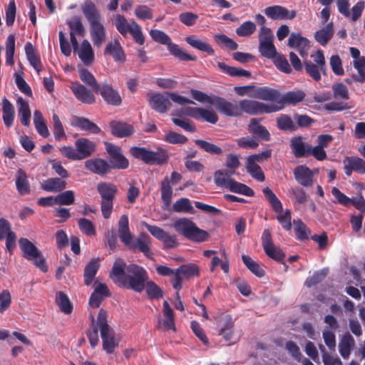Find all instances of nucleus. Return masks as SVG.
Listing matches in <instances>:
<instances>
[{"label":"nucleus","instance_id":"nucleus-6","mask_svg":"<svg viewBox=\"0 0 365 365\" xmlns=\"http://www.w3.org/2000/svg\"><path fill=\"white\" fill-rule=\"evenodd\" d=\"M175 230L184 236L185 238L196 242H202L208 238V233L200 229L190 220L187 218H180L173 225Z\"/></svg>","mask_w":365,"mask_h":365},{"label":"nucleus","instance_id":"nucleus-26","mask_svg":"<svg viewBox=\"0 0 365 365\" xmlns=\"http://www.w3.org/2000/svg\"><path fill=\"white\" fill-rule=\"evenodd\" d=\"M85 167L89 171L97 174H106L110 168L108 163L101 158L90 159L85 162Z\"/></svg>","mask_w":365,"mask_h":365},{"label":"nucleus","instance_id":"nucleus-46","mask_svg":"<svg viewBox=\"0 0 365 365\" xmlns=\"http://www.w3.org/2000/svg\"><path fill=\"white\" fill-rule=\"evenodd\" d=\"M16 186L18 192L21 195H26L30 192L29 183L27 180V175L21 169L18 170L16 179Z\"/></svg>","mask_w":365,"mask_h":365},{"label":"nucleus","instance_id":"nucleus-15","mask_svg":"<svg viewBox=\"0 0 365 365\" xmlns=\"http://www.w3.org/2000/svg\"><path fill=\"white\" fill-rule=\"evenodd\" d=\"M81 80L93 91H115L112 86L107 83L98 84L96 78L88 70L83 69L80 71Z\"/></svg>","mask_w":365,"mask_h":365},{"label":"nucleus","instance_id":"nucleus-1","mask_svg":"<svg viewBox=\"0 0 365 365\" xmlns=\"http://www.w3.org/2000/svg\"><path fill=\"white\" fill-rule=\"evenodd\" d=\"M258 98L264 101L260 103L252 100L240 102V109L247 113L257 114L272 113L282 110L286 105H296L304 98V93H258Z\"/></svg>","mask_w":365,"mask_h":365},{"label":"nucleus","instance_id":"nucleus-64","mask_svg":"<svg viewBox=\"0 0 365 365\" xmlns=\"http://www.w3.org/2000/svg\"><path fill=\"white\" fill-rule=\"evenodd\" d=\"M353 66L358 72V80L359 81H365V57L361 56L356 60H354Z\"/></svg>","mask_w":365,"mask_h":365},{"label":"nucleus","instance_id":"nucleus-54","mask_svg":"<svg viewBox=\"0 0 365 365\" xmlns=\"http://www.w3.org/2000/svg\"><path fill=\"white\" fill-rule=\"evenodd\" d=\"M173 210L177 212L194 213L195 210L187 198H180L173 205Z\"/></svg>","mask_w":365,"mask_h":365},{"label":"nucleus","instance_id":"nucleus-47","mask_svg":"<svg viewBox=\"0 0 365 365\" xmlns=\"http://www.w3.org/2000/svg\"><path fill=\"white\" fill-rule=\"evenodd\" d=\"M277 125L282 130H296L297 126L290 116L286 114H281L277 118Z\"/></svg>","mask_w":365,"mask_h":365},{"label":"nucleus","instance_id":"nucleus-40","mask_svg":"<svg viewBox=\"0 0 365 365\" xmlns=\"http://www.w3.org/2000/svg\"><path fill=\"white\" fill-rule=\"evenodd\" d=\"M218 68L224 73L233 77H249L250 76V72L244 70L242 68L232 67L224 62H218Z\"/></svg>","mask_w":365,"mask_h":365},{"label":"nucleus","instance_id":"nucleus-31","mask_svg":"<svg viewBox=\"0 0 365 365\" xmlns=\"http://www.w3.org/2000/svg\"><path fill=\"white\" fill-rule=\"evenodd\" d=\"M185 41L194 48L205 52L208 55L214 54V50L212 46L208 43L200 39L195 35L187 36L185 38Z\"/></svg>","mask_w":365,"mask_h":365},{"label":"nucleus","instance_id":"nucleus-12","mask_svg":"<svg viewBox=\"0 0 365 365\" xmlns=\"http://www.w3.org/2000/svg\"><path fill=\"white\" fill-rule=\"evenodd\" d=\"M72 47L85 66H90L93 62L94 51L88 40H83L81 44L77 42V46H72Z\"/></svg>","mask_w":365,"mask_h":365},{"label":"nucleus","instance_id":"nucleus-58","mask_svg":"<svg viewBox=\"0 0 365 365\" xmlns=\"http://www.w3.org/2000/svg\"><path fill=\"white\" fill-rule=\"evenodd\" d=\"M195 143L202 150L212 155H220L222 150L217 145L203 140H196Z\"/></svg>","mask_w":365,"mask_h":365},{"label":"nucleus","instance_id":"nucleus-8","mask_svg":"<svg viewBox=\"0 0 365 365\" xmlns=\"http://www.w3.org/2000/svg\"><path fill=\"white\" fill-rule=\"evenodd\" d=\"M19 246L25 258L32 261L41 271H47V266L41 252L31 242L26 238H21L19 240Z\"/></svg>","mask_w":365,"mask_h":365},{"label":"nucleus","instance_id":"nucleus-28","mask_svg":"<svg viewBox=\"0 0 365 365\" xmlns=\"http://www.w3.org/2000/svg\"><path fill=\"white\" fill-rule=\"evenodd\" d=\"M82 11L88 20L89 24L101 21V15L96 5L90 0L86 1L82 6Z\"/></svg>","mask_w":365,"mask_h":365},{"label":"nucleus","instance_id":"nucleus-34","mask_svg":"<svg viewBox=\"0 0 365 365\" xmlns=\"http://www.w3.org/2000/svg\"><path fill=\"white\" fill-rule=\"evenodd\" d=\"M43 190L47 192H61L66 187V182L61 178H48L41 183Z\"/></svg>","mask_w":365,"mask_h":365},{"label":"nucleus","instance_id":"nucleus-43","mask_svg":"<svg viewBox=\"0 0 365 365\" xmlns=\"http://www.w3.org/2000/svg\"><path fill=\"white\" fill-rule=\"evenodd\" d=\"M17 105L19 106L18 112L21 118V122L24 125L28 126L31 119V111L28 103L21 97H19L17 100Z\"/></svg>","mask_w":365,"mask_h":365},{"label":"nucleus","instance_id":"nucleus-22","mask_svg":"<svg viewBox=\"0 0 365 365\" xmlns=\"http://www.w3.org/2000/svg\"><path fill=\"white\" fill-rule=\"evenodd\" d=\"M290 146L292 153L296 158L309 156L310 145L307 143L302 136L293 138L290 141Z\"/></svg>","mask_w":365,"mask_h":365},{"label":"nucleus","instance_id":"nucleus-61","mask_svg":"<svg viewBox=\"0 0 365 365\" xmlns=\"http://www.w3.org/2000/svg\"><path fill=\"white\" fill-rule=\"evenodd\" d=\"M319 349L322 352V361L324 365H343L341 359L327 352L323 345H320Z\"/></svg>","mask_w":365,"mask_h":365},{"label":"nucleus","instance_id":"nucleus-45","mask_svg":"<svg viewBox=\"0 0 365 365\" xmlns=\"http://www.w3.org/2000/svg\"><path fill=\"white\" fill-rule=\"evenodd\" d=\"M34 123L39 135L43 138H47L49 135L50 133L45 120L39 110L34 111Z\"/></svg>","mask_w":365,"mask_h":365},{"label":"nucleus","instance_id":"nucleus-53","mask_svg":"<svg viewBox=\"0 0 365 365\" xmlns=\"http://www.w3.org/2000/svg\"><path fill=\"white\" fill-rule=\"evenodd\" d=\"M173 197V189L166 178L161 183V198L165 206H169Z\"/></svg>","mask_w":365,"mask_h":365},{"label":"nucleus","instance_id":"nucleus-52","mask_svg":"<svg viewBox=\"0 0 365 365\" xmlns=\"http://www.w3.org/2000/svg\"><path fill=\"white\" fill-rule=\"evenodd\" d=\"M274 66L282 72L285 73H290L292 68L288 63L286 57L282 53L278 52L274 56V58H272Z\"/></svg>","mask_w":365,"mask_h":365},{"label":"nucleus","instance_id":"nucleus-25","mask_svg":"<svg viewBox=\"0 0 365 365\" xmlns=\"http://www.w3.org/2000/svg\"><path fill=\"white\" fill-rule=\"evenodd\" d=\"M150 237L148 235L143 233L135 241L132 240L131 245H129L128 247L131 249L138 248L147 257L151 258L153 252L150 249Z\"/></svg>","mask_w":365,"mask_h":365},{"label":"nucleus","instance_id":"nucleus-16","mask_svg":"<svg viewBox=\"0 0 365 365\" xmlns=\"http://www.w3.org/2000/svg\"><path fill=\"white\" fill-rule=\"evenodd\" d=\"M90 25V35L91 40L96 47H100L106 40V30L101 21Z\"/></svg>","mask_w":365,"mask_h":365},{"label":"nucleus","instance_id":"nucleus-7","mask_svg":"<svg viewBox=\"0 0 365 365\" xmlns=\"http://www.w3.org/2000/svg\"><path fill=\"white\" fill-rule=\"evenodd\" d=\"M258 36V48L261 56L268 59L274 58L277 51L274 44V36L271 29L265 26H262L259 30Z\"/></svg>","mask_w":365,"mask_h":365},{"label":"nucleus","instance_id":"nucleus-39","mask_svg":"<svg viewBox=\"0 0 365 365\" xmlns=\"http://www.w3.org/2000/svg\"><path fill=\"white\" fill-rule=\"evenodd\" d=\"M113 24L117 31L124 37L127 36L133 27V21L128 23L124 16L116 14L114 16Z\"/></svg>","mask_w":365,"mask_h":365},{"label":"nucleus","instance_id":"nucleus-63","mask_svg":"<svg viewBox=\"0 0 365 365\" xmlns=\"http://www.w3.org/2000/svg\"><path fill=\"white\" fill-rule=\"evenodd\" d=\"M52 118L54 137L56 140H60L66 136L63 125L56 113H53Z\"/></svg>","mask_w":365,"mask_h":365},{"label":"nucleus","instance_id":"nucleus-14","mask_svg":"<svg viewBox=\"0 0 365 365\" xmlns=\"http://www.w3.org/2000/svg\"><path fill=\"white\" fill-rule=\"evenodd\" d=\"M265 15L273 20L293 19L296 16L294 11H289L282 6H272L264 11Z\"/></svg>","mask_w":365,"mask_h":365},{"label":"nucleus","instance_id":"nucleus-20","mask_svg":"<svg viewBox=\"0 0 365 365\" xmlns=\"http://www.w3.org/2000/svg\"><path fill=\"white\" fill-rule=\"evenodd\" d=\"M75 146L77 148L81 160L90 157L96 148V144L94 142L85 138H81L76 140Z\"/></svg>","mask_w":365,"mask_h":365},{"label":"nucleus","instance_id":"nucleus-11","mask_svg":"<svg viewBox=\"0 0 365 365\" xmlns=\"http://www.w3.org/2000/svg\"><path fill=\"white\" fill-rule=\"evenodd\" d=\"M106 150L110 155V168L125 169L128 166V160L123 155L120 148L110 143L105 142Z\"/></svg>","mask_w":365,"mask_h":365},{"label":"nucleus","instance_id":"nucleus-10","mask_svg":"<svg viewBox=\"0 0 365 365\" xmlns=\"http://www.w3.org/2000/svg\"><path fill=\"white\" fill-rule=\"evenodd\" d=\"M198 274L199 268L196 264H183L175 269V275L171 279V283L175 289L180 290L182 288V282L184 279H189Z\"/></svg>","mask_w":365,"mask_h":365},{"label":"nucleus","instance_id":"nucleus-4","mask_svg":"<svg viewBox=\"0 0 365 365\" xmlns=\"http://www.w3.org/2000/svg\"><path fill=\"white\" fill-rule=\"evenodd\" d=\"M192 98L202 103H209L215 106L220 112L229 116H237L241 111L236 103H232L226 100L216 96H208L205 93H192Z\"/></svg>","mask_w":365,"mask_h":365},{"label":"nucleus","instance_id":"nucleus-13","mask_svg":"<svg viewBox=\"0 0 365 365\" xmlns=\"http://www.w3.org/2000/svg\"><path fill=\"white\" fill-rule=\"evenodd\" d=\"M288 46L297 48L302 58L308 56L310 48L309 41L307 38L302 37L299 34L292 33L288 38Z\"/></svg>","mask_w":365,"mask_h":365},{"label":"nucleus","instance_id":"nucleus-37","mask_svg":"<svg viewBox=\"0 0 365 365\" xmlns=\"http://www.w3.org/2000/svg\"><path fill=\"white\" fill-rule=\"evenodd\" d=\"M333 34L334 25L332 22H329L315 33L314 38L322 46H325L332 38Z\"/></svg>","mask_w":365,"mask_h":365},{"label":"nucleus","instance_id":"nucleus-60","mask_svg":"<svg viewBox=\"0 0 365 365\" xmlns=\"http://www.w3.org/2000/svg\"><path fill=\"white\" fill-rule=\"evenodd\" d=\"M304 68L307 74L314 81H318L321 79V73L319 67L310 61H304Z\"/></svg>","mask_w":365,"mask_h":365},{"label":"nucleus","instance_id":"nucleus-27","mask_svg":"<svg viewBox=\"0 0 365 365\" xmlns=\"http://www.w3.org/2000/svg\"><path fill=\"white\" fill-rule=\"evenodd\" d=\"M163 319L159 321V324H162L164 330H173L175 331V318L173 309L169 305L167 301H165L163 304Z\"/></svg>","mask_w":365,"mask_h":365},{"label":"nucleus","instance_id":"nucleus-19","mask_svg":"<svg viewBox=\"0 0 365 365\" xmlns=\"http://www.w3.org/2000/svg\"><path fill=\"white\" fill-rule=\"evenodd\" d=\"M344 172L350 176L353 171L365 174V161L358 157H348L344 160Z\"/></svg>","mask_w":365,"mask_h":365},{"label":"nucleus","instance_id":"nucleus-9","mask_svg":"<svg viewBox=\"0 0 365 365\" xmlns=\"http://www.w3.org/2000/svg\"><path fill=\"white\" fill-rule=\"evenodd\" d=\"M130 153L135 158L150 165H162L167 161V155L164 152H153L145 148H131Z\"/></svg>","mask_w":365,"mask_h":365},{"label":"nucleus","instance_id":"nucleus-50","mask_svg":"<svg viewBox=\"0 0 365 365\" xmlns=\"http://www.w3.org/2000/svg\"><path fill=\"white\" fill-rule=\"evenodd\" d=\"M231 192L238 194L245 195L246 196H253L254 191L245 184L240 183L232 179L229 187H227Z\"/></svg>","mask_w":365,"mask_h":365},{"label":"nucleus","instance_id":"nucleus-42","mask_svg":"<svg viewBox=\"0 0 365 365\" xmlns=\"http://www.w3.org/2000/svg\"><path fill=\"white\" fill-rule=\"evenodd\" d=\"M167 47L171 55L181 61H195L197 58L195 56L187 53L178 44L173 43L172 41L169 42Z\"/></svg>","mask_w":365,"mask_h":365},{"label":"nucleus","instance_id":"nucleus-41","mask_svg":"<svg viewBox=\"0 0 365 365\" xmlns=\"http://www.w3.org/2000/svg\"><path fill=\"white\" fill-rule=\"evenodd\" d=\"M3 120L5 125L8 128L13 125L15 111L13 105L6 98L2 102Z\"/></svg>","mask_w":365,"mask_h":365},{"label":"nucleus","instance_id":"nucleus-33","mask_svg":"<svg viewBox=\"0 0 365 365\" xmlns=\"http://www.w3.org/2000/svg\"><path fill=\"white\" fill-rule=\"evenodd\" d=\"M104 53L112 56L115 61H123L125 60L124 52L118 40L109 42L105 48Z\"/></svg>","mask_w":365,"mask_h":365},{"label":"nucleus","instance_id":"nucleus-48","mask_svg":"<svg viewBox=\"0 0 365 365\" xmlns=\"http://www.w3.org/2000/svg\"><path fill=\"white\" fill-rule=\"evenodd\" d=\"M262 192L274 211L277 214L282 212L283 211L282 205L276 195L269 187L264 188Z\"/></svg>","mask_w":365,"mask_h":365},{"label":"nucleus","instance_id":"nucleus-30","mask_svg":"<svg viewBox=\"0 0 365 365\" xmlns=\"http://www.w3.org/2000/svg\"><path fill=\"white\" fill-rule=\"evenodd\" d=\"M354 345L353 336L349 333L344 334L339 343V351L342 358L346 359L349 357Z\"/></svg>","mask_w":365,"mask_h":365},{"label":"nucleus","instance_id":"nucleus-36","mask_svg":"<svg viewBox=\"0 0 365 365\" xmlns=\"http://www.w3.org/2000/svg\"><path fill=\"white\" fill-rule=\"evenodd\" d=\"M25 53L31 66L37 71V73H39L41 71L40 57L36 53V50L31 42H27L26 43Z\"/></svg>","mask_w":365,"mask_h":365},{"label":"nucleus","instance_id":"nucleus-18","mask_svg":"<svg viewBox=\"0 0 365 365\" xmlns=\"http://www.w3.org/2000/svg\"><path fill=\"white\" fill-rule=\"evenodd\" d=\"M70 29V40L72 46H77V39L76 36H83L85 35V28L81 19L78 16H73L66 21Z\"/></svg>","mask_w":365,"mask_h":365},{"label":"nucleus","instance_id":"nucleus-29","mask_svg":"<svg viewBox=\"0 0 365 365\" xmlns=\"http://www.w3.org/2000/svg\"><path fill=\"white\" fill-rule=\"evenodd\" d=\"M111 133L119 138L128 137L133 133L132 125L123 121L113 120L110 123Z\"/></svg>","mask_w":365,"mask_h":365},{"label":"nucleus","instance_id":"nucleus-56","mask_svg":"<svg viewBox=\"0 0 365 365\" xmlns=\"http://www.w3.org/2000/svg\"><path fill=\"white\" fill-rule=\"evenodd\" d=\"M56 205H70L74 203L75 195L72 190L64 191L56 196Z\"/></svg>","mask_w":365,"mask_h":365},{"label":"nucleus","instance_id":"nucleus-24","mask_svg":"<svg viewBox=\"0 0 365 365\" xmlns=\"http://www.w3.org/2000/svg\"><path fill=\"white\" fill-rule=\"evenodd\" d=\"M118 234L124 245H131L133 235L130 232L128 217L126 215H123L118 221Z\"/></svg>","mask_w":365,"mask_h":365},{"label":"nucleus","instance_id":"nucleus-2","mask_svg":"<svg viewBox=\"0 0 365 365\" xmlns=\"http://www.w3.org/2000/svg\"><path fill=\"white\" fill-rule=\"evenodd\" d=\"M110 277L115 283L138 292L145 289L148 279L147 272L143 267L134 264L126 266L121 258L115 260Z\"/></svg>","mask_w":365,"mask_h":365},{"label":"nucleus","instance_id":"nucleus-44","mask_svg":"<svg viewBox=\"0 0 365 365\" xmlns=\"http://www.w3.org/2000/svg\"><path fill=\"white\" fill-rule=\"evenodd\" d=\"M229 170H218L214 174V182L218 187L227 188L232 180Z\"/></svg>","mask_w":365,"mask_h":365},{"label":"nucleus","instance_id":"nucleus-49","mask_svg":"<svg viewBox=\"0 0 365 365\" xmlns=\"http://www.w3.org/2000/svg\"><path fill=\"white\" fill-rule=\"evenodd\" d=\"M15 52V36L14 34L8 36L6 41V63L12 66L14 63V56Z\"/></svg>","mask_w":365,"mask_h":365},{"label":"nucleus","instance_id":"nucleus-55","mask_svg":"<svg viewBox=\"0 0 365 365\" xmlns=\"http://www.w3.org/2000/svg\"><path fill=\"white\" fill-rule=\"evenodd\" d=\"M242 259L245 266L256 276L259 277L264 276V270L251 257L247 255H242Z\"/></svg>","mask_w":365,"mask_h":365},{"label":"nucleus","instance_id":"nucleus-57","mask_svg":"<svg viewBox=\"0 0 365 365\" xmlns=\"http://www.w3.org/2000/svg\"><path fill=\"white\" fill-rule=\"evenodd\" d=\"M256 30V25L251 21H247L242 24L237 29L236 34L241 37L249 36Z\"/></svg>","mask_w":365,"mask_h":365},{"label":"nucleus","instance_id":"nucleus-32","mask_svg":"<svg viewBox=\"0 0 365 365\" xmlns=\"http://www.w3.org/2000/svg\"><path fill=\"white\" fill-rule=\"evenodd\" d=\"M100 267V260L98 258L92 259L84 269V282L85 284L90 285Z\"/></svg>","mask_w":365,"mask_h":365},{"label":"nucleus","instance_id":"nucleus-59","mask_svg":"<svg viewBox=\"0 0 365 365\" xmlns=\"http://www.w3.org/2000/svg\"><path fill=\"white\" fill-rule=\"evenodd\" d=\"M56 302L60 309L65 314H69L72 311V306L68 297L63 292H58L56 296Z\"/></svg>","mask_w":365,"mask_h":365},{"label":"nucleus","instance_id":"nucleus-3","mask_svg":"<svg viewBox=\"0 0 365 365\" xmlns=\"http://www.w3.org/2000/svg\"><path fill=\"white\" fill-rule=\"evenodd\" d=\"M171 99L179 105L194 104L190 98L182 96L178 93H150L149 102L151 108L158 113H165L170 107Z\"/></svg>","mask_w":365,"mask_h":365},{"label":"nucleus","instance_id":"nucleus-62","mask_svg":"<svg viewBox=\"0 0 365 365\" xmlns=\"http://www.w3.org/2000/svg\"><path fill=\"white\" fill-rule=\"evenodd\" d=\"M78 226L80 230L88 236H93L96 235V229L93 222L86 219L81 218L78 220Z\"/></svg>","mask_w":365,"mask_h":365},{"label":"nucleus","instance_id":"nucleus-5","mask_svg":"<svg viewBox=\"0 0 365 365\" xmlns=\"http://www.w3.org/2000/svg\"><path fill=\"white\" fill-rule=\"evenodd\" d=\"M96 323L101 332L103 349L108 354H112L118 345V340L115 337L114 330L108 324L106 311H99Z\"/></svg>","mask_w":365,"mask_h":365},{"label":"nucleus","instance_id":"nucleus-21","mask_svg":"<svg viewBox=\"0 0 365 365\" xmlns=\"http://www.w3.org/2000/svg\"><path fill=\"white\" fill-rule=\"evenodd\" d=\"M190 115L198 120H203L215 124L218 120L216 113L212 110L201 108H192L190 109Z\"/></svg>","mask_w":365,"mask_h":365},{"label":"nucleus","instance_id":"nucleus-38","mask_svg":"<svg viewBox=\"0 0 365 365\" xmlns=\"http://www.w3.org/2000/svg\"><path fill=\"white\" fill-rule=\"evenodd\" d=\"M97 190L101 197V200H113L117 192L116 186L108 182L99 183Z\"/></svg>","mask_w":365,"mask_h":365},{"label":"nucleus","instance_id":"nucleus-23","mask_svg":"<svg viewBox=\"0 0 365 365\" xmlns=\"http://www.w3.org/2000/svg\"><path fill=\"white\" fill-rule=\"evenodd\" d=\"M71 124L72 126L90 133L96 134L101 132V129L96 124L83 117L73 116Z\"/></svg>","mask_w":365,"mask_h":365},{"label":"nucleus","instance_id":"nucleus-35","mask_svg":"<svg viewBox=\"0 0 365 365\" xmlns=\"http://www.w3.org/2000/svg\"><path fill=\"white\" fill-rule=\"evenodd\" d=\"M249 130L256 137L267 141L270 138V134L265 127L259 124L256 118H252L249 124Z\"/></svg>","mask_w":365,"mask_h":365},{"label":"nucleus","instance_id":"nucleus-17","mask_svg":"<svg viewBox=\"0 0 365 365\" xmlns=\"http://www.w3.org/2000/svg\"><path fill=\"white\" fill-rule=\"evenodd\" d=\"M297 182L304 187H310L314 182V172L305 165L297 166L294 171Z\"/></svg>","mask_w":365,"mask_h":365},{"label":"nucleus","instance_id":"nucleus-51","mask_svg":"<svg viewBox=\"0 0 365 365\" xmlns=\"http://www.w3.org/2000/svg\"><path fill=\"white\" fill-rule=\"evenodd\" d=\"M247 171L251 175V176L255 180L262 182L264 180V175L257 163L250 161L247 159L246 164Z\"/></svg>","mask_w":365,"mask_h":365}]
</instances>
